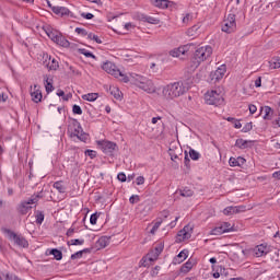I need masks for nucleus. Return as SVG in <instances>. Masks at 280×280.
Masks as SVG:
<instances>
[{
  "label": "nucleus",
  "instance_id": "obj_1",
  "mask_svg": "<svg viewBox=\"0 0 280 280\" xmlns=\"http://www.w3.org/2000/svg\"><path fill=\"white\" fill-rule=\"evenodd\" d=\"M187 88L183 82H173L163 86L162 95L164 100L172 101L185 95Z\"/></svg>",
  "mask_w": 280,
  "mask_h": 280
},
{
  "label": "nucleus",
  "instance_id": "obj_2",
  "mask_svg": "<svg viewBox=\"0 0 280 280\" xmlns=\"http://www.w3.org/2000/svg\"><path fill=\"white\" fill-rule=\"evenodd\" d=\"M213 54V48L209 45L198 47L192 56L191 62L195 69H198L205 60H209Z\"/></svg>",
  "mask_w": 280,
  "mask_h": 280
},
{
  "label": "nucleus",
  "instance_id": "obj_3",
  "mask_svg": "<svg viewBox=\"0 0 280 280\" xmlns=\"http://www.w3.org/2000/svg\"><path fill=\"white\" fill-rule=\"evenodd\" d=\"M133 84L135 86H138V89H141V91H144L145 93H156V85L154 84V81H152V79L137 74L133 79Z\"/></svg>",
  "mask_w": 280,
  "mask_h": 280
},
{
  "label": "nucleus",
  "instance_id": "obj_4",
  "mask_svg": "<svg viewBox=\"0 0 280 280\" xmlns=\"http://www.w3.org/2000/svg\"><path fill=\"white\" fill-rule=\"evenodd\" d=\"M68 133L71 138L77 137L79 141H83L84 143H86V141L89 140V135L84 132V130L82 129V125H80V121H78V119H72V121L68 126Z\"/></svg>",
  "mask_w": 280,
  "mask_h": 280
},
{
  "label": "nucleus",
  "instance_id": "obj_5",
  "mask_svg": "<svg viewBox=\"0 0 280 280\" xmlns=\"http://www.w3.org/2000/svg\"><path fill=\"white\" fill-rule=\"evenodd\" d=\"M103 71H106V73H109V75H114V78H119L120 82L128 83L130 82V79L128 75L124 74L121 70L117 69V66L110 61H106L102 66Z\"/></svg>",
  "mask_w": 280,
  "mask_h": 280
},
{
  "label": "nucleus",
  "instance_id": "obj_6",
  "mask_svg": "<svg viewBox=\"0 0 280 280\" xmlns=\"http://www.w3.org/2000/svg\"><path fill=\"white\" fill-rule=\"evenodd\" d=\"M205 102L209 104V106H222V104H224V96H222V92L211 90L205 94Z\"/></svg>",
  "mask_w": 280,
  "mask_h": 280
},
{
  "label": "nucleus",
  "instance_id": "obj_7",
  "mask_svg": "<svg viewBox=\"0 0 280 280\" xmlns=\"http://www.w3.org/2000/svg\"><path fill=\"white\" fill-rule=\"evenodd\" d=\"M43 198V191L38 192L37 195H33L28 200L22 201L18 206V211L21 213V215H26L27 212L32 211V206L30 205H36L38 200Z\"/></svg>",
  "mask_w": 280,
  "mask_h": 280
},
{
  "label": "nucleus",
  "instance_id": "obj_8",
  "mask_svg": "<svg viewBox=\"0 0 280 280\" xmlns=\"http://www.w3.org/2000/svg\"><path fill=\"white\" fill-rule=\"evenodd\" d=\"M47 36L52 40V43H56L60 47H69L70 43L62 36V33L56 31V30H48L46 31Z\"/></svg>",
  "mask_w": 280,
  "mask_h": 280
},
{
  "label": "nucleus",
  "instance_id": "obj_9",
  "mask_svg": "<svg viewBox=\"0 0 280 280\" xmlns=\"http://www.w3.org/2000/svg\"><path fill=\"white\" fill-rule=\"evenodd\" d=\"M236 27L237 24L235 23V14H229L226 20L223 21L222 32H225V34H233Z\"/></svg>",
  "mask_w": 280,
  "mask_h": 280
},
{
  "label": "nucleus",
  "instance_id": "obj_10",
  "mask_svg": "<svg viewBox=\"0 0 280 280\" xmlns=\"http://www.w3.org/2000/svg\"><path fill=\"white\" fill-rule=\"evenodd\" d=\"M97 144L102 150V152H104V154H107L108 156H113V152L117 150V143L112 141L103 140V141H98Z\"/></svg>",
  "mask_w": 280,
  "mask_h": 280
},
{
  "label": "nucleus",
  "instance_id": "obj_11",
  "mask_svg": "<svg viewBox=\"0 0 280 280\" xmlns=\"http://www.w3.org/2000/svg\"><path fill=\"white\" fill-rule=\"evenodd\" d=\"M224 73H226V66L222 65L215 71L210 72V75H209L210 82L212 84H215V82H220V80L224 78Z\"/></svg>",
  "mask_w": 280,
  "mask_h": 280
},
{
  "label": "nucleus",
  "instance_id": "obj_12",
  "mask_svg": "<svg viewBox=\"0 0 280 280\" xmlns=\"http://www.w3.org/2000/svg\"><path fill=\"white\" fill-rule=\"evenodd\" d=\"M8 233H9V240H13L16 246H20L21 248H27V246H30V243L27 242V240H25V237H23L22 235H18L16 233L10 230H8Z\"/></svg>",
  "mask_w": 280,
  "mask_h": 280
},
{
  "label": "nucleus",
  "instance_id": "obj_13",
  "mask_svg": "<svg viewBox=\"0 0 280 280\" xmlns=\"http://www.w3.org/2000/svg\"><path fill=\"white\" fill-rule=\"evenodd\" d=\"M191 233H194V228L191 225H185L183 230L178 232L179 242H185V240H189L191 237Z\"/></svg>",
  "mask_w": 280,
  "mask_h": 280
},
{
  "label": "nucleus",
  "instance_id": "obj_14",
  "mask_svg": "<svg viewBox=\"0 0 280 280\" xmlns=\"http://www.w3.org/2000/svg\"><path fill=\"white\" fill-rule=\"evenodd\" d=\"M246 206H230L223 210L224 215H235V213H244Z\"/></svg>",
  "mask_w": 280,
  "mask_h": 280
},
{
  "label": "nucleus",
  "instance_id": "obj_15",
  "mask_svg": "<svg viewBox=\"0 0 280 280\" xmlns=\"http://www.w3.org/2000/svg\"><path fill=\"white\" fill-rule=\"evenodd\" d=\"M31 97L35 104H38V102H42L43 100V93L40 92L39 85L31 86Z\"/></svg>",
  "mask_w": 280,
  "mask_h": 280
},
{
  "label": "nucleus",
  "instance_id": "obj_16",
  "mask_svg": "<svg viewBox=\"0 0 280 280\" xmlns=\"http://www.w3.org/2000/svg\"><path fill=\"white\" fill-rule=\"evenodd\" d=\"M254 257H264V255H268V246L260 244L252 249Z\"/></svg>",
  "mask_w": 280,
  "mask_h": 280
},
{
  "label": "nucleus",
  "instance_id": "obj_17",
  "mask_svg": "<svg viewBox=\"0 0 280 280\" xmlns=\"http://www.w3.org/2000/svg\"><path fill=\"white\" fill-rule=\"evenodd\" d=\"M187 51V46H180L178 48H174L173 50H171L170 56H172L173 58H183V56H185Z\"/></svg>",
  "mask_w": 280,
  "mask_h": 280
},
{
  "label": "nucleus",
  "instance_id": "obj_18",
  "mask_svg": "<svg viewBox=\"0 0 280 280\" xmlns=\"http://www.w3.org/2000/svg\"><path fill=\"white\" fill-rule=\"evenodd\" d=\"M168 154L172 161H180V156H183V149L180 148L170 149Z\"/></svg>",
  "mask_w": 280,
  "mask_h": 280
},
{
  "label": "nucleus",
  "instance_id": "obj_19",
  "mask_svg": "<svg viewBox=\"0 0 280 280\" xmlns=\"http://www.w3.org/2000/svg\"><path fill=\"white\" fill-rule=\"evenodd\" d=\"M231 167H242L244 163H246V159L238 156V158H230L229 160Z\"/></svg>",
  "mask_w": 280,
  "mask_h": 280
},
{
  "label": "nucleus",
  "instance_id": "obj_20",
  "mask_svg": "<svg viewBox=\"0 0 280 280\" xmlns=\"http://www.w3.org/2000/svg\"><path fill=\"white\" fill-rule=\"evenodd\" d=\"M170 3H172L170 0H151V4L154 8H161L162 10L170 8Z\"/></svg>",
  "mask_w": 280,
  "mask_h": 280
},
{
  "label": "nucleus",
  "instance_id": "obj_21",
  "mask_svg": "<svg viewBox=\"0 0 280 280\" xmlns=\"http://www.w3.org/2000/svg\"><path fill=\"white\" fill-rule=\"evenodd\" d=\"M199 30L200 25L196 24L186 31V36H188L189 38H196V36L200 34Z\"/></svg>",
  "mask_w": 280,
  "mask_h": 280
},
{
  "label": "nucleus",
  "instance_id": "obj_22",
  "mask_svg": "<svg viewBox=\"0 0 280 280\" xmlns=\"http://www.w3.org/2000/svg\"><path fill=\"white\" fill-rule=\"evenodd\" d=\"M140 21H143V23H150L151 25H159V23H161V20H159L156 18H152L147 14H142L140 16Z\"/></svg>",
  "mask_w": 280,
  "mask_h": 280
},
{
  "label": "nucleus",
  "instance_id": "obj_23",
  "mask_svg": "<svg viewBox=\"0 0 280 280\" xmlns=\"http://www.w3.org/2000/svg\"><path fill=\"white\" fill-rule=\"evenodd\" d=\"M260 112L264 113L262 119H270L272 117V107L270 106L261 107Z\"/></svg>",
  "mask_w": 280,
  "mask_h": 280
},
{
  "label": "nucleus",
  "instance_id": "obj_24",
  "mask_svg": "<svg viewBox=\"0 0 280 280\" xmlns=\"http://www.w3.org/2000/svg\"><path fill=\"white\" fill-rule=\"evenodd\" d=\"M248 143H250V141L237 139L235 145L236 148H240V150H246V148H248Z\"/></svg>",
  "mask_w": 280,
  "mask_h": 280
},
{
  "label": "nucleus",
  "instance_id": "obj_25",
  "mask_svg": "<svg viewBox=\"0 0 280 280\" xmlns=\"http://www.w3.org/2000/svg\"><path fill=\"white\" fill-rule=\"evenodd\" d=\"M187 259V252L183 250L180 252L175 258V264H183Z\"/></svg>",
  "mask_w": 280,
  "mask_h": 280
},
{
  "label": "nucleus",
  "instance_id": "obj_26",
  "mask_svg": "<svg viewBox=\"0 0 280 280\" xmlns=\"http://www.w3.org/2000/svg\"><path fill=\"white\" fill-rule=\"evenodd\" d=\"M191 268H194V262L191 260H188L182 266L180 271L187 275V272H189Z\"/></svg>",
  "mask_w": 280,
  "mask_h": 280
},
{
  "label": "nucleus",
  "instance_id": "obj_27",
  "mask_svg": "<svg viewBox=\"0 0 280 280\" xmlns=\"http://www.w3.org/2000/svg\"><path fill=\"white\" fill-rule=\"evenodd\" d=\"M109 93L115 97V100H121V92L115 86H109Z\"/></svg>",
  "mask_w": 280,
  "mask_h": 280
},
{
  "label": "nucleus",
  "instance_id": "obj_28",
  "mask_svg": "<svg viewBox=\"0 0 280 280\" xmlns=\"http://www.w3.org/2000/svg\"><path fill=\"white\" fill-rule=\"evenodd\" d=\"M49 255H54V258H55L57 261L62 260V252H60V250L57 249V248L50 249Z\"/></svg>",
  "mask_w": 280,
  "mask_h": 280
},
{
  "label": "nucleus",
  "instance_id": "obj_29",
  "mask_svg": "<svg viewBox=\"0 0 280 280\" xmlns=\"http://www.w3.org/2000/svg\"><path fill=\"white\" fill-rule=\"evenodd\" d=\"M98 94L97 93H89V94H84L82 96V100H85L86 102H95V100H97Z\"/></svg>",
  "mask_w": 280,
  "mask_h": 280
},
{
  "label": "nucleus",
  "instance_id": "obj_30",
  "mask_svg": "<svg viewBox=\"0 0 280 280\" xmlns=\"http://www.w3.org/2000/svg\"><path fill=\"white\" fill-rule=\"evenodd\" d=\"M54 188L57 189L59 194H65V191H67V187H65V184H62V182H56L54 184Z\"/></svg>",
  "mask_w": 280,
  "mask_h": 280
},
{
  "label": "nucleus",
  "instance_id": "obj_31",
  "mask_svg": "<svg viewBox=\"0 0 280 280\" xmlns=\"http://www.w3.org/2000/svg\"><path fill=\"white\" fill-rule=\"evenodd\" d=\"M180 196H183V198H191V196H194V190L189 189V188H184L182 190H179Z\"/></svg>",
  "mask_w": 280,
  "mask_h": 280
},
{
  "label": "nucleus",
  "instance_id": "obj_32",
  "mask_svg": "<svg viewBox=\"0 0 280 280\" xmlns=\"http://www.w3.org/2000/svg\"><path fill=\"white\" fill-rule=\"evenodd\" d=\"M220 226L221 230H223V233H231V231H233V226L229 222H224Z\"/></svg>",
  "mask_w": 280,
  "mask_h": 280
},
{
  "label": "nucleus",
  "instance_id": "obj_33",
  "mask_svg": "<svg viewBox=\"0 0 280 280\" xmlns=\"http://www.w3.org/2000/svg\"><path fill=\"white\" fill-rule=\"evenodd\" d=\"M191 21H194V15H191L190 13H187L183 18L182 23H183V25H189L191 23Z\"/></svg>",
  "mask_w": 280,
  "mask_h": 280
},
{
  "label": "nucleus",
  "instance_id": "obj_34",
  "mask_svg": "<svg viewBox=\"0 0 280 280\" xmlns=\"http://www.w3.org/2000/svg\"><path fill=\"white\" fill-rule=\"evenodd\" d=\"M189 156L192 161H198V159H200V153L194 149H189Z\"/></svg>",
  "mask_w": 280,
  "mask_h": 280
},
{
  "label": "nucleus",
  "instance_id": "obj_35",
  "mask_svg": "<svg viewBox=\"0 0 280 280\" xmlns=\"http://www.w3.org/2000/svg\"><path fill=\"white\" fill-rule=\"evenodd\" d=\"M97 244H98L100 248H106V246H108V240L103 236V237L98 238Z\"/></svg>",
  "mask_w": 280,
  "mask_h": 280
},
{
  "label": "nucleus",
  "instance_id": "obj_36",
  "mask_svg": "<svg viewBox=\"0 0 280 280\" xmlns=\"http://www.w3.org/2000/svg\"><path fill=\"white\" fill-rule=\"evenodd\" d=\"M147 259H149V261H156L159 259V256H156V252H154V249H152L148 255H147Z\"/></svg>",
  "mask_w": 280,
  "mask_h": 280
},
{
  "label": "nucleus",
  "instance_id": "obj_37",
  "mask_svg": "<svg viewBox=\"0 0 280 280\" xmlns=\"http://www.w3.org/2000/svg\"><path fill=\"white\" fill-rule=\"evenodd\" d=\"M88 38H89L90 40H94V42L97 43L98 45H102V39H101L97 35H95V34H93V33H90V34L88 35Z\"/></svg>",
  "mask_w": 280,
  "mask_h": 280
},
{
  "label": "nucleus",
  "instance_id": "obj_38",
  "mask_svg": "<svg viewBox=\"0 0 280 280\" xmlns=\"http://www.w3.org/2000/svg\"><path fill=\"white\" fill-rule=\"evenodd\" d=\"M224 232L221 228V225L214 228L213 230H211L210 235H222Z\"/></svg>",
  "mask_w": 280,
  "mask_h": 280
},
{
  "label": "nucleus",
  "instance_id": "obj_39",
  "mask_svg": "<svg viewBox=\"0 0 280 280\" xmlns=\"http://www.w3.org/2000/svg\"><path fill=\"white\" fill-rule=\"evenodd\" d=\"M59 65L58 61L56 59L51 60V63H48V69L50 71H56L58 69Z\"/></svg>",
  "mask_w": 280,
  "mask_h": 280
},
{
  "label": "nucleus",
  "instance_id": "obj_40",
  "mask_svg": "<svg viewBox=\"0 0 280 280\" xmlns=\"http://www.w3.org/2000/svg\"><path fill=\"white\" fill-rule=\"evenodd\" d=\"M45 221V214L43 212L36 213V224H43Z\"/></svg>",
  "mask_w": 280,
  "mask_h": 280
},
{
  "label": "nucleus",
  "instance_id": "obj_41",
  "mask_svg": "<svg viewBox=\"0 0 280 280\" xmlns=\"http://www.w3.org/2000/svg\"><path fill=\"white\" fill-rule=\"evenodd\" d=\"M69 244H71V246H82V244H84V240L74 238L71 240Z\"/></svg>",
  "mask_w": 280,
  "mask_h": 280
},
{
  "label": "nucleus",
  "instance_id": "obj_42",
  "mask_svg": "<svg viewBox=\"0 0 280 280\" xmlns=\"http://www.w3.org/2000/svg\"><path fill=\"white\" fill-rule=\"evenodd\" d=\"M153 252L155 253V257H159V255H161V253H163V244H158Z\"/></svg>",
  "mask_w": 280,
  "mask_h": 280
},
{
  "label": "nucleus",
  "instance_id": "obj_43",
  "mask_svg": "<svg viewBox=\"0 0 280 280\" xmlns=\"http://www.w3.org/2000/svg\"><path fill=\"white\" fill-rule=\"evenodd\" d=\"M59 12H60L61 16H69V14H71V11L66 7H60Z\"/></svg>",
  "mask_w": 280,
  "mask_h": 280
},
{
  "label": "nucleus",
  "instance_id": "obj_44",
  "mask_svg": "<svg viewBox=\"0 0 280 280\" xmlns=\"http://www.w3.org/2000/svg\"><path fill=\"white\" fill-rule=\"evenodd\" d=\"M271 69H279L280 68V58L273 59L270 63Z\"/></svg>",
  "mask_w": 280,
  "mask_h": 280
},
{
  "label": "nucleus",
  "instance_id": "obj_45",
  "mask_svg": "<svg viewBox=\"0 0 280 280\" xmlns=\"http://www.w3.org/2000/svg\"><path fill=\"white\" fill-rule=\"evenodd\" d=\"M74 32H75L77 34H80V36H89V32H86V30L81 28V27H77V28L74 30Z\"/></svg>",
  "mask_w": 280,
  "mask_h": 280
},
{
  "label": "nucleus",
  "instance_id": "obj_46",
  "mask_svg": "<svg viewBox=\"0 0 280 280\" xmlns=\"http://www.w3.org/2000/svg\"><path fill=\"white\" fill-rule=\"evenodd\" d=\"M45 82H46V93H51L54 91V85L51 84V82H49V79H46Z\"/></svg>",
  "mask_w": 280,
  "mask_h": 280
},
{
  "label": "nucleus",
  "instance_id": "obj_47",
  "mask_svg": "<svg viewBox=\"0 0 280 280\" xmlns=\"http://www.w3.org/2000/svg\"><path fill=\"white\" fill-rule=\"evenodd\" d=\"M85 156H90V159H95V156H97V152L94 150H86Z\"/></svg>",
  "mask_w": 280,
  "mask_h": 280
},
{
  "label": "nucleus",
  "instance_id": "obj_48",
  "mask_svg": "<svg viewBox=\"0 0 280 280\" xmlns=\"http://www.w3.org/2000/svg\"><path fill=\"white\" fill-rule=\"evenodd\" d=\"M72 112L74 115H82V107H80L79 105H73Z\"/></svg>",
  "mask_w": 280,
  "mask_h": 280
},
{
  "label": "nucleus",
  "instance_id": "obj_49",
  "mask_svg": "<svg viewBox=\"0 0 280 280\" xmlns=\"http://www.w3.org/2000/svg\"><path fill=\"white\" fill-rule=\"evenodd\" d=\"M140 198H139V195H132L130 198H129V202L131 205H137V202H139Z\"/></svg>",
  "mask_w": 280,
  "mask_h": 280
},
{
  "label": "nucleus",
  "instance_id": "obj_50",
  "mask_svg": "<svg viewBox=\"0 0 280 280\" xmlns=\"http://www.w3.org/2000/svg\"><path fill=\"white\" fill-rule=\"evenodd\" d=\"M160 270H161V266H155V267L151 270V277H158Z\"/></svg>",
  "mask_w": 280,
  "mask_h": 280
},
{
  "label": "nucleus",
  "instance_id": "obj_51",
  "mask_svg": "<svg viewBox=\"0 0 280 280\" xmlns=\"http://www.w3.org/2000/svg\"><path fill=\"white\" fill-rule=\"evenodd\" d=\"M83 252L79 250L71 255V259H82Z\"/></svg>",
  "mask_w": 280,
  "mask_h": 280
},
{
  "label": "nucleus",
  "instance_id": "obj_52",
  "mask_svg": "<svg viewBox=\"0 0 280 280\" xmlns=\"http://www.w3.org/2000/svg\"><path fill=\"white\" fill-rule=\"evenodd\" d=\"M250 130H253V122H247L243 128V132H250Z\"/></svg>",
  "mask_w": 280,
  "mask_h": 280
},
{
  "label": "nucleus",
  "instance_id": "obj_53",
  "mask_svg": "<svg viewBox=\"0 0 280 280\" xmlns=\"http://www.w3.org/2000/svg\"><path fill=\"white\" fill-rule=\"evenodd\" d=\"M159 226H161V221H158L153 228L151 229V233L152 235H154V233H156V231H159Z\"/></svg>",
  "mask_w": 280,
  "mask_h": 280
},
{
  "label": "nucleus",
  "instance_id": "obj_54",
  "mask_svg": "<svg viewBox=\"0 0 280 280\" xmlns=\"http://www.w3.org/2000/svg\"><path fill=\"white\" fill-rule=\"evenodd\" d=\"M90 223H91V224H97V213H93V214L90 217Z\"/></svg>",
  "mask_w": 280,
  "mask_h": 280
},
{
  "label": "nucleus",
  "instance_id": "obj_55",
  "mask_svg": "<svg viewBox=\"0 0 280 280\" xmlns=\"http://www.w3.org/2000/svg\"><path fill=\"white\" fill-rule=\"evenodd\" d=\"M143 183H145V177L143 176H138L136 178V185H143Z\"/></svg>",
  "mask_w": 280,
  "mask_h": 280
},
{
  "label": "nucleus",
  "instance_id": "obj_56",
  "mask_svg": "<svg viewBox=\"0 0 280 280\" xmlns=\"http://www.w3.org/2000/svg\"><path fill=\"white\" fill-rule=\"evenodd\" d=\"M82 19H86L88 21H91L95 15L93 13H81Z\"/></svg>",
  "mask_w": 280,
  "mask_h": 280
},
{
  "label": "nucleus",
  "instance_id": "obj_57",
  "mask_svg": "<svg viewBox=\"0 0 280 280\" xmlns=\"http://www.w3.org/2000/svg\"><path fill=\"white\" fill-rule=\"evenodd\" d=\"M189 163H190L189 155L187 154V151H185L184 165L186 167H189Z\"/></svg>",
  "mask_w": 280,
  "mask_h": 280
},
{
  "label": "nucleus",
  "instance_id": "obj_58",
  "mask_svg": "<svg viewBox=\"0 0 280 280\" xmlns=\"http://www.w3.org/2000/svg\"><path fill=\"white\" fill-rule=\"evenodd\" d=\"M118 180H120V183H126V174L125 173H119L117 175Z\"/></svg>",
  "mask_w": 280,
  "mask_h": 280
},
{
  "label": "nucleus",
  "instance_id": "obj_59",
  "mask_svg": "<svg viewBox=\"0 0 280 280\" xmlns=\"http://www.w3.org/2000/svg\"><path fill=\"white\" fill-rule=\"evenodd\" d=\"M69 70L71 71L72 75H80V70L74 69L73 66H70Z\"/></svg>",
  "mask_w": 280,
  "mask_h": 280
},
{
  "label": "nucleus",
  "instance_id": "obj_60",
  "mask_svg": "<svg viewBox=\"0 0 280 280\" xmlns=\"http://www.w3.org/2000/svg\"><path fill=\"white\" fill-rule=\"evenodd\" d=\"M57 95H58V97H63V100L66 102H67V100H69L68 97L65 96V91H62V90H58Z\"/></svg>",
  "mask_w": 280,
  "mask_h": 280
},
{
  "label": "nucleus",
  "instance_id": "obj_61",
  "mask_svg": "<svg viewBox=\"0 0 280 280\" xmlns=\"http://www.w3.org/2000/svg\"><path fill=\"white\" fill-rule=\"evenodd\" d=\"M82 54L85 58H95V55H93L91 51H83Z\"/></svg>",
  "mask_w": 280,
  "mask_h": 280
},
{
  "label": "nucleus",
  "instance_id": "obj_62",
  "mask_svg": "<svg viewBox=\"0 0 280 280\" xmlns=\"http://www.w3.org/2000/svg\"><path fill=\"white\" fill-rule=\"evenodd\" d=\"M249 113H250V115H255V113H257V106L249 105Z\"/></svg>",
  "mask_w": 280,
  "mask_h": 280
},
{
  "label": "nucleus",
  "instance_id": "obj_63",
  "mask_svg": "<svg viewBox=\"0 0 280 280\" xmlns=\"http://www.w3.org/2000/svg\"><path fill=\"white\" fill-rule=\"evenodd\" d=\"M255 86L259 89L261 86V77H258V79L255 81Z\"/></svg>",
  "mask_w": 280,
  "mask_h": 280
},
{
  "label": "nucleus",
  "instance_id": "obj_64",
  "mask_svg": "<svg viewBox=\"0 0 280 280\" xmlns=\"http://www.w3.org/2000/svg\"><path fill=\"white\" fill-rule=\"evenodd\" d=\"M51 10L55 14H60V7H52Z\"/></svg>",
  "mask_w": 280,
  "mask_h": 280
}]
</instances>
